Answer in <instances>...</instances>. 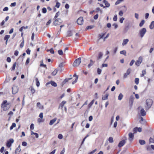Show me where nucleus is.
Wrapping results in <instances>:
<instances>
[{
  "mask_svg": "<svg viewBox=\"0 0 154 154\" xmlns=\"http://www.w3.org/2000/svg\"><path fill=\"white\" fill-rule=\"evenodd\" d=\"M77 24L79 25H82L83 23V20L82 17H80L77 20Z\"/></svg>",
  "mask_w": 154,
  "mask_h": 154,
  "instance_id": "0eeeda50",
  "label": "nucleus"
},
{
  "mask_svg": "<svg viewBox=\"0 0 154 154\" xmlns=\"http://www.w3.org/2000/svg\"><path fill=\"white\" fill-rule=\"evenodd\" d=\"M60 5V3L58 2H57L56 4V5H55V7H57V8H59Z\"/></svg>",
  "mask_w": 154,
  "mask_h": 154,
  "instance_id": "bf43d9fd",
  "label": "nucleus"
},
{
  "mask_svg": "<svg viewBox=\"0 0 154 154\" xmlns=\"http://www.w3.org/2000/svg\"><path fill=\"white\" fill-rule=\"evenodd\" d=\"M149 28L152 29L154 28V21H152L149 25Z\"/></svg>",
  "mask_w": 154,
  "mask_h": 154,
  "instance_id": "5701e85b",
  "label": "nucleus"
},
{
  "mask_svg": "<svg viewBox=\"0 0 154 154\" xmlns=\"http://www.w3.org/2000/svg\"><path fill=\"white\" fill-rule=\"evenodd\" d=\"M18 91V88L17 86H14L12 88V92L13 94H15L17 93Z\"/></svg>",
  "mask_w": 154,
  "mask_h": 154,
  "instance_id": "6e6552de",
  "label": "nucleus"
},
{
  "mask_svg": "<svg viewBox=\"0 0 154 154\" xmlns=\"http://www.w3.org/2000/svg\"><path fill=\"white\" fill-rule=\"evenodd\" d=\"M135 61L134 60H131V61L130 63V65L131 66H132L134 63Z\"/></svg>",
  "mask_w": 154,
  "mask_h": 154,
  "instance_id": "052dcab7",
  "label": "nucleus"
},
{
  "mask_svg": "<svg viewBox=\"0 0 154 154\" xmlns=\"http://www.w3.org/2000/svg\"><path fill=\"white\" fill-rule=\"evenodd\" d=\"M43 61L42 60L41 61V62L40 66H43L44 67H46V65L45 64H43Z\"/></svg>",
  "mask_w": 154,
  "mask_h": 154,
  "instance_id": "4d7b16f0",
  "label": "nucleus"
},
{
  "mask_svg": "<svg viewBox=\"0 0 154 154\" xmlns=\"http://www.w3.org/2000/svg\"><path fill=\"white\" fill-rule=\"evenodd\" d=\"M105 34V33H101V34H100L98 35V40H100L101 38H103L104 37V35Z\"/></svg>",
  "mask_w": 154,
  "mask_h": 154,
  "instance_id": "4468645a",
  "label": "nucleus"
},
{
  "mask_svg": "<svg viewBox=\"0 0 154 154\" xmlns=\"http://www.w3.org/2000/svg\"><path fill=\"white\" fill-rule=\"evenodd\" d=\"M94 62L92 60H90V63L88 65V68H90L91 66H92L94 64Z\"/></svg>",
  "mask_w": 154,
  "mask_h": 154,
  "instance_id": "bb28decb",
  "label": "nucleus"
},
{
  "mask_svg": "<svg viewBox=\"0 0 154 154\" xmlns=\"http://www.w3.org/2000/svg\"><path fill=\"white\" fill-rule=\"evenodd\" d=\"M16 3L15 2L11 3V7H14L16 6Z\"/></svg>",
  "mask_w": 154,
  "mask_h": 154,
  "instance_id": "0e129e2a",
  "label": "nucleus"
},
{
  "mask_svg": "<svg viewBox=\"0 0 154 154\" xmlns=\"http://www.w3.org/2000/svg\"><path fill=\"white\" fill-rule=\"evenodd\" d=\"M117 20V15H115L113 18V20L114 21H116Z\"/></svg>",
  "mask_w": 154,
  "mask_h": 154,
  "instance_id": "8fccbe9b",
  "label": "nucleus"
},
{
  "mask_svg": "<svg viewBox=\"0 0 154 154\" xmlns=\"http://www.w3.org/2000/svg\"><path fill=\"white\" fill-rule=\"evenodd\" d=\"M131 71V69H128L127 71L125 73L124 75V78H126L127 77V76L128 75Z\"/></svg>",
  "mask_w": 154,
  "mask_h": 154,
  "instance_id": "f8f14e48",
  "label": "nucleus"
},
{
  "mask_svg": "<svg viewBox=\"0 0 154 154\" xmlns=\"http://www.w3.org/2000/svg\"><path fill=\"white\" fill-rule=\"evenodd\" d=\"M65 151V148H63L62 150L61 151L60 154H64V152Z\"/></svg>",
  "mask_w": 154,
  "mask_h": 154,
  "instance_id": "774afa93",
  "label": "nucleus"
},
{
  "mask_svg": "<svg viewBox=\"0 0 154 154\" xmlns=\"http://www.w3.org/2000/svg\"><path fill=\"white\" fill-rule=\"evenodd\" d=\"M103 55V54L102 52H100L99 53L97 57V59L98 60L100 59Z\"/></svg>",
  "mask_w": 154,
  "mask_h": 154,
  "instance_id": "393cba45",
  "label": "nucleus"
},
{
  "mask_svg": "<svg viewBox=\"0 0 154 154\" xmlns=\"http://www.w3.org/2000/svg\"><path fill=\"white\" fill-rule=\"evenodd\" d=\"M145 23V21L144 20H142L141 22L139 24V26L140 27H142L143 25L144 24V23Z\"/></svg>",
  "mask_w": 154,
  "mask_h": 154,
  "instance_id": "a19ab883",
  "label": "nucleus"
},
{
  "mask_svg": "<svg viewBox=\"0 0 154 154\" xmlns=\"http://www.w3.org/2000/svg\"><path fill=\"white\" fill-rule=\"evenodd\" d=\"M27 144V143L26 142H23L22 143V145L23 146H26Z\"/></svg>",
  "mask_w": 154,
  "mask_h": 154,
  "instance_id": "69168bd1",
  "label": "nucleus"
},
{
  "mask_svg": "<svg viewBox=\"0 0 154 154\" xmlns=\"http://www.w3.org/2000/svg\"><path fill=\"white\" fill-rule=\"evenodd\" d=\"M47 51H50L51 53L52 54H54V51L53 48H51L50 50H47Z\"/></svg>",
  "mask_w": 154,
  "mask_h": 154,
  "instance_id": "72a5a7b5",
  "label": "nucleus"
},
{
  "mask_svg": "<svg viewBox=\"0 0 154 154\" xmlns=\"http://www.w3.org/2000/svg\"><path fill=\"white\" fill-rule=\"evenodd\" d=\"M142 74L141 75V77L143 76L144 75L146 74V70H143L142 71Z\"/></svg>",
  "mask_w": 154,
  "mask_h": 154,
  "instance_id": "49530a36",
  "label": "nucleus"
},
{
  "mask_svg": "<svg viewBox=\"0 0 154 154\" xmlns=\"http://www.w3.org/2000/svg\"><path fill=\"white\" fill-rule=\"evenodd\" d=\"M34 125L33 124H32L30 125V129L32 130L34 129Z\"/></svg>",
  "mask_w": 154,
  "mask_h": 154,
  "instance_id": "864d4df0",
  "label": "nucleus"
},
{
  "mask_svg": "<svg viewBox=\"0 0 154 154\" xmlns=\"http://www.w3.org/2000/svg\"><path fill=\"white\" fill-rule=\"evenodd\" d=\"M94 27L93 26H87V28H86V29H91Z\"/></svg>",
  "mask_w": 154,
  "mask_h": 154,
  "instance_id": "09e8293b",
  "label": "nucleus"
},
{
  "mask_svg": "<svg viewBox=\"0 0 154 154\" xmlns=\"http://www.w3.org/2000/svg\"><path fill=\"white\" fill-rule=\"evenodd\" d=\"M73 76L74 77H76V79H75V80L73 82H72V84H75V83L76 82H77V80H78V76L76 75V73H75V74H74V75H73Z\"/></svg>",
  "mask_w": 154,
  "mask_h": 154,
  "instance_id": "a211bd4d",
  "label": "nucleus"
},
{
  "mask_svg": "<svg viewBox=\"0 0 154 154\" xmlns=\"http://www.w3.org/2000/svg\"><path fill=\"white\" fill-rule=\"evenodd\" d=\"M101 70L99 68H98L97 69V72L98 74H100L101 72Z\"/></svg>",
  "mask_w": 154,
  "mask_h": 154,
  "instance_id": "680f3d73",
  "label": "nucleus"
},
{
  "mask_svg": "<svg viewBox=\"0 0 154 154\" xmlns=\"http://www.w3.org/2000/svg\"><path fill=\"white\" fill-rule=\"evenodd\" d=\"M72 79V78H67V79H66L63 81V83L64 84H65L66 82H68V81H69V80L71 79Z\"/></svg>",
  "mask_w": 154,
  "mask_h": 154,
  "instance_id": "58836bf2",
  "label": "nucleus"
},
{
  "mask_svg": "<svg viewBox=\"0 0 154 154\" xmlns=\"http://www.w3.org/2000/svg\"><path fill=\"white\" fill-rule=\"evenodd\" d=\"M58 137L59 139H62L63 138V136L62 134H60L58 135Z\"/></svg>",
  "mask_w": 154,
  "mask_h": 154,
  "instance_id": "6e6d98bb",
  "label": "nucleus"
},
{
  "mask_svg": "<svg viewBox=\"0 0 154 154\" xmlns=\"http://www.w3.org/2000/svg\"><path fill=\"white\" fill-rule=\"evenodd\" d=\"M24 43V40L23 38V41L21 43L20 45V48H22L23 46Z\"/></svg>",
  "mask_w": 154,
  "mask_h": 154,
  "instance_id": "a18cd8bd",
  "label": "nucleus"
},
{
  "mask_svg": "<svg viewBox=\"0 0 154 154\" xmlns=\"http://www.w3.org/2000/svg\"><path fill=\"white\" fill-rule=\"evenodd\" d=\"M58 54L60 55H62L63 54V52L62 50H59L58 51Z\"/></svg>",
  "mask_w": 154,
  "mask_h": 154,
  "instance_id": "e433bc0d",
  "label": "nucleus"
},
{
  "mask_svg": "<svg viewBox=\"0 0 154 154\" xmlns=\"http://www.w3.org/2000/svg\"><path fill=\"white\" fill-rule=\"evenodd\" d=\"M139 143L141 145H144L145 143V141L144 140H139Z\"/></svg>",
  "mask_w": 154,
  "mask_h": 154,
  "instance_id": "c756f323",
  "label": "nucleus"
},
{
  "mask_svg": "<svg viewBox=\"0 0 154 154\" xmlns=\"http://www.w3.org/2000/svg\"><path fill=\"white\" fill-rule=\"evenodd\" d=\"M10 35H6L5 36L4 38V40H6L7 41H8V39H9V38H10Z\"/></svg>",
  "mask_w": 154,
  "mask_h": 154,
  "instance_id": "c85d7f7f",
  "label": "nucleus"
},
{
  "mask_svg": "<svg viewBox=\"0 0 154 154\" xmlns=\"http://www.w3.org/2000/svg\"><path fill=\"white\" fill-rule=\"evenodd\" d=\"M146 32V29L145 28H142L140 31L139 34L141 38L143 37Z\"/></svg>",
  "mask_w": 154,
  "mask_h": 154,
  "instance_id": "7ed1b4c3",
  "label": "nucleus"
},
{
  "mask_svg": "<svg viewBox=\"0 0 154 154\" xmlns=\"http://www.w3.org/2000/svg\"><path fill=\"white\" fill-rule=\"evenodd\" d=\"M123 97V95L122 93H120L118 97V100H121L122 99Z\"/></svg>",
  "mask_w": 154,
  "mask_h": 154,
  "instance_id": "7c9ffc66",
  "label": "nucleus"
},
{
  "mask_svg": "<svg viewBox=\"0 0 154 154\" xmlns=\"http://www.w3.org/2000/svg\"><path fill=\"white\" fill-rule=\"evenodd\" d=\"M16 62L14 63V64L13 66L12 67V70H14L15 69V67L16 66Z\"/></svg>",
  "mask_w": 154,
  "mask_h": 154,
  "instance_id": "5fc2aeb1",
  "label": "nucleus"
},
{
  "mask_svg": "<svg viewBox=\"0 0 154 154\" xmlns=\"http://www.w3.org/2000/svg\"><path fill=\"white\" fill-rule=\"evenodd\" d=\"M42 12L43 13H45L47 12V9L46 8H43L42 9Z\"/></svg>",
  "mask_w": 154,
  "mask_h": 154,
  "instance_id": "603ef678",
  "label": "nucleus"
},
{
  "mask_svg": "<svg viewBox=\"0 0 154 154\" xmlns=\"http://www.w3.org/2000/svg\"><path fill=\"white\" fill-rule=\"evenodd\" d=\"M35 80L36 82V85L37 87H38L40 85V83L38 81V79L37 78H36Z\"/></svg>",
  "mask_w": 154,
  "mask_h": 154,
  "instance_id": "79ce46f5",
  "label": "nucleus"
},
{
  "mask_svg": "<svg viewBox=\"0 0 154 154\" xmlns=\"http://www.w3.org/2000/svg\"><path fill=\"white\" fill-rule=\"evenodd\" d=\"M72 79V78H67V79H66L63 81V83L64 84H65L66 82H68V81H69V80L71 79Z\"/></svg>",
  "mask_w": 154,
  "mask_h": 154,
  "instance_id": "ea45409f",
  "label": "nucleus"
},
{
  "mask_svg": "<svg viewBox=\"0 0 154 154\" xmlns=\"http://www.w3.org/2000/svg\"><path fill=\"white\" fill-rule=\"evenodd\" d=\"M109 96V94L108 93L106 94L105 95L103 96L102 98V99L103 100H107L108 99V97Z\"/></svg>",
  "mask_w": 154,
  "mask_h": 154,
  "instance_id": "412c9836",
  "label": "nucleus"
},
{
  "mask_svg": "<svg viewBox=\"0 0 154 154\" xmlns=\"http://www.w3.org/2000/svg\"><path fill=\"white\" fill-rule=\"evenodd\" d=\"M21 150L20 148V146L19 145L18 147H17L16 149L15 153V154H19V152Z\"/></svg>",
  "mask_w": 154,
  "mask_h": 154,
  "instance_id": "2eb2a0df",
  "label": "nucleus"
},
{
  "mask_svg": "<svg viewBox=\"0 0 154 154\" xmlns=\"http://www.w3.org/2000/svg\"><path fill=\"white\" fill-rule=\"evenodd\" d=\"M16 126V124L14 123H12V125L10 127V130H12L13 128L15 127Z\"/></svg>",
  "mask_w": 154,
  "mask_h": 154,
  "instance_id": "f704fd0d",
  "label": "nucleus"
},
{
  "mask_svg": "<svg viewBox=\"0 0 154 154\" xmlns=\"http://www.w3.org/2000/svg\"><path fill=\"white\" fill-rule=\"evenodd\" d=\"M134 99V97L133 95H131L130 96L129 98V103L131 106H132Z\"/></svg>",
  "mask_w": 154,
  "mask_h": 154,
  "instance_id": "9d476101",
  "label": "nucleus"
},
{
  "mask_svg": "<svg viewBox=\"0 0 154 154\" xmlns=\"http://www.w3.org/2000/svg\"><path fill=\"white\" fill-rule=\"evenodd\" d=\"M81 62V58H79L76 59L73 64L74 66H78Z\"/></svg>",
  "mask_w": 154,
  "mask_h": 154,
  "instance_id": "f03ea898",
  "label": "nucleus"
},
{
  "mask_svg": "<svg viewBox=\"0 0 154 154\" xmlns=\"http://www.w3.org/2000/svg\"><path fill=\"white\" fill-rule=\"evenodd\" d=\"M60 14V13L59 11L54 16V19H56L57 18Z\"/></svg>",
  "mask_w": 154,
  "mask_h": 154,
  "instance_id": "37998d69",
  "label": "nucleus"
},
{
  "mask_svg": "<svg viewBox=\"0 0 154 154\" xmlns=\"http://www.w3.org/2000/svg\"><path fill=\"white\" fill-rule=\"evenodd\" d=\"M135 17L137 19H138L139 14L137 13H135L134 14Z\"/></svg>",
  "mask_w": 154,
  "mask_h": 154,
  "instance_id": "e2e57ef3",
  "label": "nucleus"
},
{
  "mask_svg": "<svg viewBox=\"0 0 154 154\" xmlns=\"http://www.w3.org/2000/svg\"><path fill=\"white\" fill-rule=\"evenodd\" d=\"M143 60V58L142 57H140L138 60H137L135 63V65L137 66H139Z\"/></svg>",
  "mask_w": 154,
  "mask_h": 154,
  "instance_id": "39448f33",
  "label": "nucleus"
},
{
  "mask_svg": "<svg viewBox=\"0 0 154 154\" xmlns=\"http://www.w3.org/2000/svg\"><path fill=\"white\" fill-rule=\"evenodd\" d=\"M123 13L122 11H120L119 13V15L121 16H122L123 15Z\"/></svg>",
  "mask_w": 154,
  "mask_h": 154,
  "instance_id": "13d9d810",
  "label": "nucleus"
},
{
  "mask_svg": "<svg viewBox=\"0 0 154 154\" xmlns=\"http://www.w3.org/2000/svg\"><path fill=\"white\" fill-rule=\"evenodd\" d=\"M140 114L143 116H145L146 115V112L143 108H142L140 110Z\"/></svg>",
  "mask_w": 154,
  "mask_h": 154,
  "instance_id": "f3484780",
  "label": "nucleus"
},
{
  "mask_svg": "<svg viewBox=\"0 0 154 154\" xmlns=\"http://www.w3.org/2000/svg\"><path fill=\"white\" fill-rule=\"evenodd\" d=\"M153 103L152 99H147L146 101V105L145 108L146 110H148L151 107Z\"/></svg>",
  "mask_w": 154,
  "mask_h": 154,
  "instance_id": "f257e3e1",
  "label": "nucleus"
},
{
  "mask_svg": "<svg viewBox=\"0 0 154 154\" xmlns=\"http://www.w3.org/2000/svg\"><path fill=\"white\" fill-rule=\"evenodd\" d=\"M31 91L32 94H34L35 93V90L34 88L32 87L31 88Z\"/></svg>",
  "mask_w": 154,
  "mask_h": 154,
  "instance_id": "338daca9",
  "label": "nucleus"
},
{
  "mask_svg": "<svg viewBox=\"0 0 154 154\" xmlns=\"http://www.w3.org/2000/svg\"><path fill=\"white\" fill-rule=\"evenodd\" d=\"M66 102L64 101H63L60 105V107L61 108H63L64 105L66 103Z\"/></svg>",
  "mask_w": 154,
  "mask_h": 154,
  "instance_id": "2f4dec72",
  "label": "nucleus"
},
{
  "mask_svg": "<svg viewBox=\"0 0 154 154\" xmlns=\"http://www.w3.org/2000/svg\"><path fill=\"white\" fill-rule=\"evenodd\" d=\"M62 22L60 18H58L55 20L53 22V24L55 26L58 25Z\"/></svg>",
  "mask_w": 154,
  "mask_h": 154,
  "instance_id": "20e7f679",
  "label": "nucleus"
},
{
  "mask_svg": "<svg viewBox=\"0 0 154 154\" xmlns=\"http://www.w3.org/2000/svg\"><path fill=\"white\" fill-rule=\"evenodd\" d=\"M120 54H124L125 56H126V52L125 50H123L120 52Z\"/></svg>",
  "mask_w": 154,
  "mask_h": 154,
  "instance_id": "4c0bfd02",
  "label": "nucleus"
},
{
  "mask_svg": "<svg viewBox=\"0 0 154 154\" xmlns=\"http://www.w3.org/2000/svg\"><path fill=\"white\" fill-rule=\"evenodd\" d=\"M128 136L129 137V140L130 141H131L133 139L134 134L131 133H130L128 134Z\"/></svg>",
  "mask_w": 154,
  "mask_h": 154,
  "instance_id": "ddd939ff",
  "label": "nucleus"
},
{
  "mask_svg": "<svg viewBox=\"0 0 154 154\" xmlns=\"http://www.w3.org/2000/svg\"><path fill=\"white\" fill-rule=\"evenodd\" d=\"M14 142V140L13 139H10L7 142L6 144V146L8 148L10 147L11 146V144L13 143Z\"/></svg>",
  "mask_w": 154,
  "mask_h": 154,
  "instance_id": "423d86ee",
  "label": "nucleus"
},
{
  "mask_svg": "<svg viewBox=\"0 0 154 154\" xmlns=\"http://www.w3.org/2000/svg\"><path fill=\"white\" fill-rule=\"evenodd\" d=\"M104 3L106 6L107 7H109L110 6V4L107 1H104V2H103Z\"/></svg>",
  "mask_w": 154,
  "mask_h": 154,
  "instance_id": "473e14b6",
  "label": "nucleus"
},
{
  "mask_svg": "<svg viewBox=\"0 0 154 154\" xmlns=\"http://www.w3.org/2000/svg\"><path fill=\"white\" fill-rule=\"evenodd\" d=\"M154 143V136L152 138L150 137L149 140V143Z\"/></svg>",
  "mask_w": 154,
  "mask_h": 154,
  "instance_id": "cd10ccee",
  "label": "nucleus"
},
{
  "mask_svg": "<svg viewBox=\"0 0 154 154\" xmlns=\"http://www.w3.org/2000/svg\"><path fill=\"white\" fill-rule=\"evenodd\" d=\"M94 102V100H93L88 105V106L89 108H90L91 106L93 104Z\"/></svg>",
  "mask_w": 154,
  "mask_h": 154,
  "instance_id": "c9c22d12",
  "label": "nucleus"
},
{
  "mask_svg": "<svg viewBox=\"0 0 154 154\" xmlns=\"http://www.w3.org/2000/svg\"><path fill=\"white\" fill-rule=\"evenodd\" d=\"M37 106L39 107L40 109H44L43 106H42L40 102H38L37 103Z\"/></svg>",
  "mask_w": 154,
  "mask_h": 154,
  "instance_id": "4be33fe9",
  "label": "nucleus"
},
{
  "mask_svg": "<svg viewBox=\"0 0 154 154\" xmlns=\"http://www.w3.org/2000/svg\"><path fill=\"white\" fill-rule=\"evenodd\" d=\"M129 40L128 39H124L123 41L122 45L123 46H124L126 45L127 43L128 42Z\"/></svg>",
  "mask_w": 154,
  "mask_h": 154,
  "instance_id": "aec40b11",
  "label": "nucleus"
},
{
  "mask_svg": "<svg viewBox=\"0 0 154 154\" xmlns=\"http://www.w3.org/2000/svg\"><path fill=\"white\" fill-rule=\"evenodd\" d=\"M137 127H136L134 128L133 129L134 133H135L137 131Z\"/></svg>",
  "mask_w": 154,
  "mask_h": 154,
  "instance_id": "3c124183",
  "label": "nucleus"
},
{
  "mask_svg": "<svg viewBox=\"0 0 154 154\" xmlns=\"http://www.w3.org/2000/svg\"><path fill=\"white\" fill-rule=\"evenodd\" d=\"M126 142L125 140H123L121 141L119 143L118 146L119 147H121L123 146Z\"/></svg>",
  "mask_w": 154,
  "mask_h": 154,
  "instance_id": "9b49d317",
  "label": "nucleus"
},
{
  "mask_svg": "<svg viewBox=\"0 0 154 154\" xmlns=\"http://www.w3.org/2000/svg\"><path fill=\"white\" fill-rule=\"evenodd\" d=\"M58 72V70L57 69H55V70L52 72L51 75L53 76L55 75Z\"/></svg>",
  "mask_w": 154,
  "mask_h": 154,
  "instance_id": "a878e982",
  "label": "nucleus"
},
{
  "mask_svg": "<svg viewBox=\"0 0 154 154\" xmlns=\"http://www.w3.org/2000/svg\"><path fill=\"white\" fill-rule=\"evenodd\" d=\"M73 34V32L72 31L69 30V31L67 32V36H71Z\"/></svg>",
  "mask_w": 154,
  "mask_h": 154,
  "instance_id": "b1692460",
  "label": "nucleus"
},
{
  "mask_svg": "<svg viewBox=\"0 0 154 154\" xmlns=\"http://www.w3.org/2000/svg\"><path fill=\"white\" fill-rule=\"evenodd\" d=\"M57 120V118H55L54 119L51 120L49 122V125H52Z\"/></svg>",
  "mask_w": 154,
  "mask_h": 154,
  "instance_id": "dca6fc26",
  "label": "nucleus"
},
{
  "mask_svg": "<svg viewBox=\"0 0 154 154\" xmlns=\"http://www.w3.org/2000/svg\"><path fill=\"white\" fill-rule=\"evenodd\" d=\"M7 102V101L6 100H4L2 104L1 107L4 110H7L8 109V108H5V107H6V105H7V104H6Z\"/></svg>",
  "mask_w": 154,
  "mask_h": 154,
  "instance_id": "1a4fd4ad",
  "label": "nucleus"
},
{
  "mask_svg": "<svg viewBox=\"0 0 154 154\" xmlns=\"http://www.w3.org/2000/svg\"><path fill=\"white\" fill-rule=\"evenodd\" d=\"M108 140L110 143H112L113 142V140L112 137H109V138Z\"/></svg>",
  "mask_w": 154,
  "mask_h": 154,
  "instance_id": "c03bdc74",
  "label": "nucleus"
},
{
  "mask_svg": "<svg viewBox=\"0 0 154 154\" xmlns=\"http://www.w3.org/2000/svg\"><path fill=\"white\" fill-rule=\"evenodd\" d=\"M51 84V85L54 87H56L57 86V83L54 81H51L50 82H48L47 83V84Z\"/></svg>",
  "mask_w": 154,
  "mask_h": 154,
  "instance_id": "6ab92c4d",
  "label": "nucleus"
},
{
  "mask_svg": "<svg viewBox=\"0 0 154 154\" xmlns=\"http://www.w3.org/2000/svg\"><path fill=\"white\" fill-rule=\"evenodd\" d=\"M139 79L138 78H135V82L138 85L139 83Z\"/></svg>",
  "mask_w": 154,
  "mask_h": 154,
  "instance_id": "de8ad7c7",
  "label": "nucleus"
}]
</instances>
